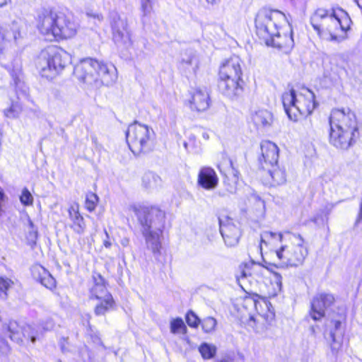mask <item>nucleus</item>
Here are the masks:
<instances>
[{
	"instance_id": "2f4dec72",
	"label": "nucleus",
	"mask_w": 362,
	"mask_h": 362,
	"mask_svg": "<svg viewBox=\"0 0 362 362\" xmlns=\"http://www.w3.org/2000/svg\"><path fill=\"white\" fill-rule=\"evenodd\" d=\"M161 182L160 177L153 172H147L142 177V185L146 189H152L158 186Z\"/></svg>"
},
{
	"instance_id": "393cba45",
	"label": "nucleus",
	"mask_w": 362,
	"mask_h": 362,
	"mask_svg": "<svg viewBox=\"0 0 362 362\" xmlns=\"http://www.w3.org/2000/svg\"><path fill=\"white\" fill-rule=\"evenodd\" d=\"M287 238V233L286 236L284 237L281 233H274L272 231H264L261 233L260 236V245L259 250L262 251V244L265 245H270L272 248H276L279 243L281 245L285 243Z\"/></svg>"
},
{
	"instance_id": "2eb2a0df",
	"label": "nucleus",
	"mask_w": 362,
	"mask_h": 362,
	"mask_svg": "<svg viewBox=\"0 0 362 362\" xmlns=\"http://www.w3.org/2000/svg\"><path fill=\"white\" fill-rule=\"evenodd\" d=\"M242 76L240 59L238 57H231L220 68L219 79L243 81Z\"/></svg>"
},
{
	"instance_id": "1a4fd4ad",
	"label": "nucleus",
	"mask_w": 362,
	"mask_h": 362,
	"mask_svg": "<svg viewBox=\"0 0 362 362\" xmlns=\"http://www.w3.org/2000/svg\"><path fill=\"white\" fill-rule=\"evenodd\" d=\"M334 296L330 293L320 292L310 301V316L315 321H320L325 316V311L334 305Z\"/></svg>"
},
{
	"instance_id": "7ed1b4c3",
	"label": "nucleus",
	"mask_w": 362,
	"mask_h": 362,
	"mask_svg": "<svg viewBox=\"0 0 362 362\" xmlns=\"http://www.w3.org/2000/svg\"><path fill=\"white\" fill-rule=\"evenodd\" d=\"M70 60L71 56L65 50L49 46L41 51L36 64L42 76L52 78L64 69Z\"/></svg>"
},
{
	"instance_id": "bb28decb",
	"label": "nucleus",
	"mask_w": 362,
	"mask_h": 362,
	"mask_svg": "<svg viewBox=\"0 0 362 362\" xmlns=\"http://www.w3.org/2000/svg\"><path fill=\"white\" fill-rule=\"evenodd\" d=\"M252 120L257 128H268L273 123V115L267 110H259L252 115Z\"/></svg>"
},
{
	"instance_id": "c85d7f7f",
	"label": "nucleus",
	"mask_w": 362,
	"mask_h": 362,
	"mask_svg": "<svg viewBox=\"0 0 362 362\" xmlns=\"http://www.w3.org/2000/svg\"><path fill=\"white\" fill-rule=\"evenodd\" d=\"M263 169L267 171V173L272 178V185H280L286 182V175L285 170L279 168L277 164Z\"/></svg>"
},
{
	"instance_id": "58836bf2",
	"label": "nucleus",
	"mask_w": 362,
	"mask_h": 362,
	"mask_svg": "<svg viewBox=\"0 0 362 362\" xmlns=\"http://www.w3.org/2000/svg\"><path fill=\"white\" fill-rule=\"evenodd\" d=\"M186 330V326L181 318H176L170 323V331L173 334L184 332Z\"/></svg>"
},
{
	"instance_id": "49530a36",
	"label": "nucleus",
	"mask_w": 362,
	"mask_h": 362,
	"mask_svg": "<svg viewBox=\"0 0 362 362\" xmlns=\"http://www.w3.org/2000/svg\"><path fill=\"white\" fill-rule=\"evenodd\" d=\"M10 351L7 341L0 337V354L6 355Z\"/></svg>"
},
{
	"instance_id": "9b49d317",
	"label": "nucleus",
	"mask_w": 362,
	"mask_h": 362,
	"mask_svg": "<svg viewBox=\"0 0 362 362\" xmlns=\"http://www.w3.org/2000/svg\"><path fill=\"white\" fill-rule=\"evenodd\" d=\"M6 329L9 333L10 339L17 344H21L25 340H30L33 343L35 341V332L30 325L20 326L17 322L11 321Z\"/></svg>"
},
{
	"instance_id": "dca6fc26",
	"label": "nucleus",
	"mask_w": 362,
	"mask_h": 362,
	"mask_svg": "<svg viewBox=\"0 0 362 362\" xmlns=\"http://www.w3.org/2000/svg\"><path fill=\"white\" fill-rule=\"evenodd\" d=\"M243 81L219 79L218 87L219 91L230 100L238 98L243 93Z\"/></svg>"
},
{
	"instance_id": "a211bd4d",
	"label": "nucleus",
	"mask_w": 362,
	"mask_h": 362,
	"mask_svg": "<svg viewBox=\"0 0 362 362\" xmlns=\"http://www.w3.org/2000/svg\"><path fill=\"white\" fill-rule=\"evenodd\" d=\"M197 182L204 189L211 190L218 185V177L213 168L204 167L199 170Z\"/></svg>"
},
{
	"instance_id": "7c9ffc66",
	"label": "nucleus",
	"mask_w": 362,
	"mask_h": 362,
	"mask_svg": "<svg viewBox=\"0 0 362 362\" xmlns=\"http://www.w3.org/2000/svg\"><path fill=\"white\" fill-rule=\"evenodd\" d=\"M57 31L58 32V40L68 39L74 37L77 31L76 24H59Z\"/></svg>"
},
{
	"instance_id": "0eeeda50",
	"label": "nucleus",
	"mask_w": 362,
	"mask_h": 362,
	"mask_svg": "<svg viewBox=\"0 0 362 362\" xmlns=\"http://www.w3.org/2000/svg\"><path fill=\"white\" fill-rule=\"evenodd\" d=\"M94 70V74L97 76V83L105 86L112 84L117 79V69L112 64H107L100 62L91 58L81 60V64L78 67L77 73L81 76L83 71Z\"/></svg>"
},
{
	"instance_id": "4d7b16f0",
	"label": "nucleus",
	"mask_w": 362,
	"mask_h": 362,
	"mask_svg": "<svg viewBox=\"0 0 362 362\" xmlns=\"http://www.w3.org/2000/svg\"><path fill=\"white\" fill-rule=\"evenodd\" d=\"M311 331H312L313 333H315V329H314L313 327H311Z\"/></svg>"
},
{
	"instance_id": "f704fd0d",
	"label": "nucleus",
	"mask_w": 362,
	"mask_h": 362,
	"mask_svg": "<svg viewBox=\"0 0 362 362\" xmlns=\"http://www.w3.org/2000/svg\"><path fill=\"white\" fill-rule=\"evenodd\" d=\"M199 350L204 358L210 359L215 356L216 348L214 345L203 343L199 346Z\"/></svg>"
},
{
	"instance_id": "f3484780",
	"label": "nucleus",
	"mask_w": 362,
	"mask_h": 362,
	"mask_svg": "<svg viewBox=\"0 0 362 362\" xmlns=\"http://www.w3.org/2000/svg\"><path fill=\"white\" fill-rule=\"evenodd\" d=\"M355 134L341 129L330 128L329 142L337 148L346 150L353 144Z\"/></svg>"
},
{
	"instance_id": "f257e3e1",
	"label": "nucleus",
	"mask_w": 362,
	"mask_h": 362,
	"mask_svg": "<svg viewBox=\"0 0 362 362\" xmlns=\"http://www.w3.org/2000/svg\"><path fill=\"white\" fill-rule=\"evenodd\" d=\"M132 210L143 227L147 247L153 252H159L160 238L165 226V212L157 207L133 206Z\"/></svg>"
},
{
	"instance_id": "a19ab883",
	"label": "nucleus",
	"mask_w": 362,
	"mask_h": 362,
	"mask_svg": "<svg viewBox=\"0 0 362 362\" xmlns=\"http://www.w3.org/2000/svg\"><path fill=\"white\" fill-rule=\"evenodd\" d=\"M13 281L6 276H0V291L2 292L5 296H7L6 292L12 288Z\"/></svg>"
},
{
	"instance_id": "a18cd8bd",
	"label": "nucleus",
	"mask_w": 362,
	"mask_h": 362,
	"mask_svg": "<svg viewBox=\"0 0 362 362\" xmlns=\"http://www.w3.org/2000/svg\"><path fill=\"white\" fill-rule=\"evenodd\" d=\"M249 276H250V273L248 272L246 266L240 272V274L236 275L237 281L241 286L242 283H243Z\"/></svg>"
},
{
	"instance_id": "c03bdc74",
	"label": "nucleus",
	"mask_w": 362,
	"mask_h": 362,
	"mask_svg": "<svg viewBox=\"0 0 362 362\" xmlns=\"http://www.w3.org/2000/svg\"><path fill=\"white\" fill-rule=\"evenodd\" d=\"M21 202L24 205H30L33 204V198L27 188H24L20 197Z\"/></svg>"
},
{
	"instance_id": "6e6552de",
	"label": "nucleus",
	"mask_w": 362,
	"mask_h": 362,
	"mask_svg": "<svg viewBox=\"0 0 362 362\" xmlns=\"http://www.w3.org/2000/svg\"><path fill=\"white\" fill-rule=\"evenodd\" d=\"M330 128L341 129L356 134L358 131L356 117L354 112L347 109H334L329 116Z\"/></svg>"
},
{
	"instance_id": "09e8293b",
	"label": "nucleus",
	"mask_w": 362,
	"mask_h": 362,
	"mask_svg": "<svg viewBox=\"0 0 362 362\" xmlns=\"http://www.w3.org/2000/svg\"><path fill=\"white\" fill-rule=\"evenodd\" d=\"M229 165L231 168V172L233 173V178H234V182H238V175H239V173L238 170H235L233 168V163H232V161L231 160H229Z\"/></svg>"
},
{
	"instance_id": "20e7f679",
	"label": "nucleus",
	"mask_w": 362,
	"mask_h": 362,
	"mask_svg": "<svg viewBox=\"0 0 362 362\" xmlns=\"http://www.w3.org/2000/svg\"><path fill=\"white\" fill-rule=\"evenodd\" d=\"M275 254L282 264L296 267L303 264L308 250L300 235L287 232L285 243L275 249Z\"/></svg>"
},
{
	"instance_id": "c756f323",
	"label": "nucleus",
	"mask_w": 362,
	"mask_h": 362,
	"mask_svg": "<svg viewBox=\"0 0 362 362\" xmlns=\"http://www.w3.org/2000/svg\"><path fill=\"white\" fill-rule=\"evenodd\" d=\"M59 24H38L37 28L47 41H58V32L57 29Z\"/></svg>"
},
{
	"instance_id": "b1692460",
	"label": "nucleus",
	"mask_w": 362,
	"mask_h": 362,
	"mask_svg": "<svg viewBox=\"0 0 362 362\" xmlns=\"http://www.w3.org/2000/svg\"><path fill=\"white\" fill-rule=\"evenodd\" d=\"M35 18L40 23H57L64 21V14L52 8H41L35 11Z\"/></svg>"
},
{
	"instance_id": "f8f14e48",
	"label": "nucleus",
	"mask_w": 362,
	"mask_h": 362,
	"mask_svg": "<svg viewBox=\"0 0 362 362\" xmlns=\"http://www.w3.org/2000/svg\"><path fill=\"white\" fill-rule=\"evenodd\" d=\"M313 21H333L347 23L351 18L346 11L341 8H334L328 11L323 8H317L311 17Z\"/></svg>"
},
{
	"instance_id": "4c0bfd02",
	"label": "nucleus",
	"mask_w": 362,
	"mask_h": 362,
	"mask_svg": "<svg viewBox=\"0 0 362 362\" xmlns=\"http://www.w3.org/2000/svg\"><path fill=\"white\" fill-rule=\"evenodd\" d=\"M200 322L202 324V327L204 332L206 333H210L214 332L217 325L216 320L212 317H205Z\"/></svg>"
},
{
	"instance_id": "a878e982",
	"label": "nucleus",
	"mask_w": 362,
	"mask_h": 362,
	"mask_svg": "<svg viewBox=\"0 0 362 362\" xmlns=\"http://www.w3.org/2000/svg\"><path fill=\"white\" fill-rule=\"evenodd\" d=\"M69 218L72 221L71 228L78 235H82L86 230V223L83 217L78 211V206H71L69 209Z\"/></svg>"
},
{
	"instance_id": "473e14b6",
	"label": "nucleus",
	"mask_w": 362,
	"mask_h": 362,
	"mask_svg": "<svg viewBox=\"0 0 362 362\" xmlns=\"http://www.w3.org/2000/svg\"><path fill=\"white\" fill-rule=\"evenodd\" d=\"M81 64V61L74 68V75L81 82L89 85L97 83V76L94 74V70H86L83 71L82 76H80L77 73L78 67Z\"/></svg>"
},
{
	"instance_id": "cd10ccee",
	"label": "nucleus",
	"mask_w": 362,
	"mask_h": 362,
	"mask_svg": "<svg viewBox=\"0 0 362 362\" xmlns=\"http://www.w3.org/2000/svg\"><path fill=\"white\" fill-rule=\"evenodd\" d=\"M95 279V285L93 286L91 289V298H94L95 299H102L105 298L107 300L110 299V297H112V295L107 291L104 279L101 276L100 274H97V276H94Z\"/></svg>"
},
{
	"instance_id": "bf43d9fd",
	"label": "nucleus",
	"mask_w": 362,
	"mask_h": 362,
	"mask_svg": "<svg viewBox=\"0 0 362 362\" xmlns=\"http://www.w3.org/2000/svg\"><path fill=\"white\" fill-rule=\"evenodd\" d=\"M87 16H91L89 13H86Z\"/></svg>"
},
{
	"instance_id": "f03ea898",
	"label": "nucleus",
	"mask_w": 362,
	"mask_h": 362,
	"mask_svg": "<svg viewBox=\"0 0 362 362\" xmlns=\"http://www.w3.org/2000/svg\"><path fill=\"white\" fill-rule=\"evenodd\" d=\"M282 103L288 118L297 121L298 116L310 115L316 107L315 95L308 88L296 93L293 89L282 95Z\"/></svg>"
},
{
	"instance_id": "603ef678",
	"label": "nucleus",
	"mask_w": 362,
	"mask_h": 362,
	"mask_svg": "<svg viewBox=\"0 0 362 362\" xmlns=\"http://www.w3.org/2000/svg\"><path fill=\"white\" fill-rule=\"evenodd\" d=\"M9 1L10 0H0V7L6 5Z\"/></svg>"
},
{
	"instance_id": "8fccbe9b",
	"label": "nucleus",
	"mask_w": 362,
	"mask_h": 362,
	"mask_svg": "<svg viewBox=\"0 0 362 362\" xmlns=\"http://www.w3.org/2000/svg\"><path fill=\"white\" fill-rule=\"evenodd\" d=\"M192 144H194V140H192V139H189V142H186V141L184 142V146H185V149L187 151L192 150L190 148V147H189V146H191Z\"/></svg>"
},
{
	"instance_id": "37998d69",
	"label": "nucleus",
	"mask_w": 362,
	"mask_h": 362,
	"mask_svg": "<svg viewBox=\"0 0 362 362\" xmlns=\"http://www.w3.org/2000/svg\"><path fill=\"white\" fill-rule=\"evenodd\" d=\"M186 321L189 326L197 327L200 323V320L194 313L189 311L186 315Z\"/></svg>"
},
{
	"instance_id": "ea45409f",
	"label": "nucleus",
	"mask_w": 362,
	"mask_h": 362,
	"mask_svg": "<svg viewBox=\"0 0 362 362\" xmlns=\"http://www.w3.org/2000/svg\"><path fill=\"white\" fill-rule=\"evenodd\" d=\"M98 202V197L95 193H88L86 199V208L89 211H93L95 209Z\"/></svg>"
},
{
	"instance_id": "aec40b11",
	"label": "nucleus",
	"mask_w": 362,
	"mask_h": 362,
	"mask_svg": "<svg viewBox=\"0 0 362 362\" xmlns=\"http://www.w3.org/2000/svg\"><path fill=\"white\" fill-rule=\"evenodd\" d=\"M209 94L206 89L197 88L191 95L189 101V107L192 110L198 112L206 110L209 105Z\"/></svg>"
},
{
	"instance_id": "864d4df0",
	"label": "nucleus",
	"mask_w": 362,
	"mask_h": 362,
	"mask_svg": "<svg viewBox=\"0 0 362 362\" xmlns=\"http://www.w3.org/2000/svg\"><path fill=\"white\" fill-rule=\"evenodd\" d=\"M358 7L362 8V0H354Z\"/></svg>"
},
{
	"instance_id": "6ab92c4d",
	"label": "nucleus",
	"mask_w": 362,
	"mask_h": 362,
	"mask_svg": "<svg viewBox=\"0 0 362 362\" xmlns=\"http://www.w3.org/2000/svg\"><path fill=\"white\" fill-rule=\"evenodd\" d=\"M270 21L273 22H288L289 19L281 11L269 8H263L257 13L255 18L256 23H264Z\"/></svg>"
},
{
	"instance_id": "ddd939ff",
	"label": "nucleus",
	"mask_w": 362,
	"mask_h": 362,
	"mask_svg": "<svg viewBox=\"0 0 362 362\" xmlns=\"http://www.w3.org/2000/svg\"><path fill=\"white\" fill-rule=\"evenodd\" d=\"M219 224L220 233L225 244L228 247L236 245L241 235L239 226L230 218H226V221L219 219Z\"/></svg>"
},
{
	"instance_id": "3c124183",
	"label": "nucleus",
	"mask_w": 362,
	"mask_h": 362,
	"mask_svg": "<svg viewBox=\"0 0 362 362\" xmlns=\"http://www.w3.org/2000/svg\"><path fill=\"white\" fill-rule=\"evenodd\" d=\"M92 16H93V21H103V16L101 15L96 14V15H93Z\"/></svg>"
},
{
	"instance_id": "4be33fe9",
	"label": "nucleus",
	"mask_w": 362,
	"mask_h": 362,
	"mask_svg": "<svg viewBox=\"0 0 362 362\" xmlns=\"http://www.w3.org/2000/svg\"><path fill=\"white\" fill-rule=\"evenodd\" d=\"M112 38L118 47L131 45L130 33L127 24H113Z\"/></svg>"
},
{
	"instance_id": "412c9836",
	"label": "nucleus",
	"mask_w": 362,
	"mask_h": 362,
	"mask_svg": "<svg viewBox=\"0 0 362 362\" xmlns=\"http://www.w3.org/2000/svg\"><path fill=\"white\" fill-rule=\"evenodd\" d=\"M33 277L40 282L45 287L52 289L56 286V281L49 272L41 265H35L31 269Z\"/></svg>"
},
{
	"instance_id": "423d86ee",
	"label": "nucleus",
	"mask_w": 362,
	"mask_h": 362,
	"mask_svg": "<svg viewBox=\"0 0 362 362\" xmlns=\"http://www.w3.org/2000/svg\"><path fill=\"white\" fill-rule=\"evenodd\" d=\"M255 27L257 35L267 46L281 49L293 42L291 24H288L290 35L284 34L283 36L280 35L277 24H255Z\"/></svg>"
},
{
	"instance_id": "de8ad7c7",
	"label": "nucleus",
	"mask_w": 362,
	"mask_h": 362,
	"mask_svg": "<svg viewBox=\"0 0 362 362\" xmlns=\"http://www.w3.org/2000/svg\"><path fill=\"white\" fill-rule=\"evenodd\" d=\"M141 8L144 14L149 13L152 9V1L151 0H141Z\"/></svg>"
},
{
	"instance_id": "79ce46f5",
	"label": "nucleus",
	"mask_w": 362,
	"mask_h": 362,
	"mask_svg": "<svg viewBox=\"0 0 362 362\" xmlns=\"http://www.w3.org/2000/svg\"><path fill=\"white\" fill-rule=\"evenodd\" d=\"M182 62H184L187 64H189V65L192 64L193 60H194V70L197 69V68L198 66V62H197V59L195 54H194V52L192 51H189V52L183 54L182 57Z\"/></svg>"
},
{
	"instance_id": "39448f33",
	"label": "nucleus",
	"mask_w": 362,
	"mask_h": 362,
	"mask_svg": "<svg viewBox=\"0 0 362 362\" xmlns=\"http://www.w3.org/2000/svg\"><path fill=\"white\" fill-rule=\"evenodd\" d=\"M156 134L153 129L137 122L130 124L126 132V140L134 155L150 152L154 146Z\"/></svg>"
},
{
	"instance_id": "5701e85b",
	"label": "nucleus",
	"mask_w": 362,
	"mask_h": 362,
	"mask_svg": "<svg viewBox=\"0 0 362 362\" xmlns=\"http://www.w3.org/2000/svg\"><path fill=\"white\" fill-rule=\"evenodd\" d=\"M332 323L334 328L329 332V337L332 339L330 346L333 351H337L342 344L345 327L340 320H333Z\"/></svg>"
},
{
	"instance_id": "72a5a7b5",
	"label": "nucleus",
	"mask_w": 362,
	"mask_h": 362,
	"mask_svg": "<svg viewBox=\"0 0 362 362\" xmlns=\"http://www.w3.org/2000/svg\"><path fill=\"white\" fill-rule=\"evenodd\" d=\"M99 300L100 302L96 305L94 312L96 315H103L112 308L114 300L112 297H110V299L108 300H107L106 298Z\"/></svg>"
},
{
	"instance_id": "13d9d810",
	"label": "nucleus",
	"mask_w": 362,
	"mask_h": 362,
	"mask_svg": "<svg viewBox=\"0 0 362 362\" xmlns=\"http://www.w3.org/2000/svg\"><path fill=\"white\" fill-rule=\"evenodd\" d=\"M259 201L263 204H264V202L262 201L260 199H259Z\"/></svg>"
},
{
	"instance_id": "e433bc0d",
	"label": "nucleus",
	"mask_w": 362,
	"mask_h": 362,
	"mask_svg": "<svg viewBox=\"0 0 362 362\" xmlns=\"http://www.w3.org/2000/svg\"><path fill=\"white\" fill-rule=\"evenodd\" d=\"M271 284L273 286L274 291L269 295L272 296H276L281 292L282 287V277L279 273H273V276L271 279Z\"/></svg>"
},
{
	"instance_id": "4468645a",
	"label": "nucleus",
	"mask_w": 362,
	"mask_h": 362,
	"mask_svg": "<svg viewBox=\"0 0 362 362\" xmlns=\"http://www.w3.org/2000/svg\"><path fill=\"white\" fill-rule=\"evenodd\" d=\"M279 159V148L277 146L269 141L261 143V156L259 163L262 168H267L277 164Z\"/></svg>"
},
{
	"instance_id": "5fc2aeb1",
	"label": "nucleus",
	"mask_w": 362,
	"mask_h": 362,
	"mask_svg": "<svg viewBox=\"0 0 362 362\" xmlns=\"http://www.w3.org/2000/svg\"><path fill=\"white\" fill-rule=\"evenodd\" d=\"M202 136L205 139H209V136L208 133H206V132H203Z\"/></svg>"
},
{
	"instance_id": "9d476101",
	"label": "nucleus",
	"mask_w": 362,
	"mask_h": 362,
	"mask_svg": "<svg viewBox=\"0 0 362 362\" xmlns=\"http://www.w3.org/2000/svg\"><path fill=\"white\" fill-rule=\"evenodd\" d=\"M312 25L322 39L338 42L346 39V33L350 30L349 24L346 25L344 24H331L327 30H322L319 24H312Z\"/></svg>"
},
{
	"instance_id": "c9c22d12",
	"label": "nucleus",
	"mask_w": 362,
	"mask_h": 362,
	"mask_svg": "<svg viewBox=\"0 0 362 362\" xmlns=\"http://www.w3.org/2000/svg\"><path fill=\"white\" fill-rule=\"evenodd\" d=\"M22 111V107L18 102H12L11 106L4 110L6 117L16 118L18 117Z\"/></svg>"
},
{
	"instance_id": "6e6d98bb",
	"label": "nucleus",
	"mask_w": 362,
	"mask_h": 362,
	"mask_svg": "<svg viewBox=\"0 0 362 362\" xmlns=\"http://www.w3.org/2000/svg\"><path fill=\"white\" fill-rule=\"evenodd\" d=\"M104 245L105 246V247H110V245H111V244H110V242H108V241H105V242H104Z\"/></svg>"
}]
</instances>
